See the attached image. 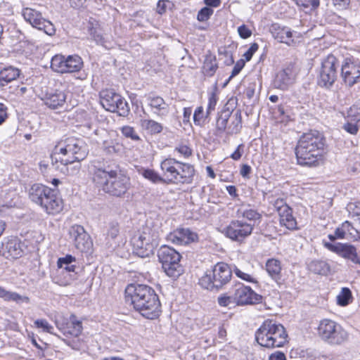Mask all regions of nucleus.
Listing matches in <instances>:
<instances>
[{
  "label": "nucleus",
  "mask_w": 360,
  "mask_h": 360,
  "mask_svg": "<svg viewBox=\"0 0 360 360\" xmlns=\"http://www.w3.org/2000/svg\"><path fill=\"white\" fill-rule=\"evenodd\" d=\"M210 114H207V111L204 112L202 106L198 107L193 114V122L195 125L202 126L205 124L206 119Z\"/></svg>",
  "instance_id": "nucleus-45"
},
{
  "label": "nucleus",
  "mask_w": 360,
  "mask_h": 360,
  "mask_svg": "<svg viewBox=\"0 0 360 360\" xmlns=\"http://www.w3.org/2000/svg\"><path fill=\"white\" fill-rule=\"evenodd\" d=\"M89 150L86 143L75 137L60 140L51 154L53 168L63 174L77 175L81 168L80 162L84 160Z\"/></svg>",
  "instance_id": "nucleus-1"
},
{
  "label": "nucleus",
  "mask_w": 360,
  "mask_h": 360,
  "mask_svg": "<svg viewBox=\"0 0 360 360\" xmlns=\"http://www.w3.org/2000/svg\"><path fill=\"white\" fill-rule=\"evenodd\" d=\"M101 148L108 155H118L122 152L123 145L120 141L118 134L112 131L108 133L103 140Z\"/></svg>",
  "instance_id": "nucleus-23"
},
{
  "label": "nucleus",
  "mask_w": 360,
  "mask_h": 360,
  "mask_svg": "<svg viewBox=\"0 0 360 360\" xmlns=\"http://www.w3.org/2000/svg\"><path fill=\"white\" fill-rule=\"evenodd\" d=\"M171 6H172V4L169 0H159L157 4V12L159 14L165 13Z\"/></svg>",
  "instance_id": "nucleus-55"
},
{
  "label": "nucleus",
  "mask_w": 360,
  "mask_h": 360,
  "mask_svg": "<svg viewBox=\"0 0 360 360\" xmlns=\"http://www.w3.org/2000/svg\"><path fill=\"white\" fill-rule=\"evenodd\" d=\"M231 112L229 110H223L217 120V129L220 131H224L226 128L229 129V119Z\"/></svg>",
  "instance_id": "nucleus-44"
},
{
  "label": "nucleus",
  "mask_w": 360,
  "mask_h": 360,
  "mask_svg": "<svg viewBox=\"0 0 360 360\" xmlns=\"http://www.w3.org/2000/svg\"><path fill=\"white\" fill-rule=\"evenodd\" d=\"M141 174L145 179L150 181L151 182H153L154 184H159V183L167 184V179L165 178L163 175H162V176H160L153 169H143L141 172Z\"/></svg>",
  "instance_id": "nucleus-42"
},
{
  "label": "nucleus",
  "mask_w": 360,
  "mask_h": 360,
  "mask_svg": "<svg viewBox=\"0 0 360 360\" xmlns=\"http://www.w3.org/2000/svg\"><path fill=\"white\" fill-rule=\"evenodd\" d=\"M238 32L240 37L243 39H247L252 34L251 30L245 25H240L238 27Z\"/></svg>",
  "instance_id": "nucleus-60"
},
{
  "label": "nucleus",
  "mask_w": 360,
  "mask_h": 360,
  "mask_svg": "<svg viewBox=\"0 0 360 360\" xmlns=\"http://www.w3.org/2000/svg\"><path fill=\"white\" fill-rule=\"evenodd\" d=\"M22 15L26 22L33 27L43 30L46 34L52 36L56 32L53 25L43 18L41 13L32 8H25L22 11Z\"/></svg>",
  "instance_id": "nucleus-14"
},
{
  "label": "nucleus",
  "mask_w": 360,
  "mask_h": 360,
  "mask_svg": "<svg viewBox=\"0 0 360 360\" xmlns=\"http://www.w3.org/2000/svg\"><path fill=\"white\" fill-rule=\"evenodd\" d=\"M341 77L346 85L352 86L360 81V60L346 58L342 63Z\"/></svg>",
  "instance_id": "nucleus-15"
},
{
  "label": "nucleus",
  "mask_w": 360,
  "mask_h": 360,
  "mask_svg": "<svg viewBox=\"0 0 360 360\" xmlns=\"http://www.w3.org/2000/svg\"><path fill=\"white\" fill-rule=\"evenodd\" d=\"M234 302H235L233 301V295H222L218 297V303L221 307H228Z\"/></svg>",
  "instance_id": "nucleus-58"
},
{
  "label": "nucleus",
  "mask_w": 360,
  "mask_h": 360,
  "mask_svg": "<svg viewBox=\"0 0 360 360\" xmlns=\"http://www.w3.org/2000/svg\"><path fill=\"white\" fill-rule=\"evenodd\" d=\"M295 75V70L292 66L280 70L276 72L274 80V87L283 90L287 89L294 82Z\"/></svg>",
  "instance_id": "nucleus-21"
},
{
  "label": "nucleus",
  "mask_w": 360,
  "mask_h": 360,
  "mask_svg": "<svg viewBox=\"0 0 360 360\" xmlns=\"http://www.w3.org/2000/svg\"><path fill=\"white\" fill-rule=\"evenodd\" d=\"M252 229V226L245 221L233 220L222 232L231 240L241 242L251 234Z\"/></svg>",
  "instance_id": "nucleus-17"
},
{
  "label": "nucleus",
  "mask_w": 360,
  "mask_h": 360,
  "mask_svg": "<svg viewBox=\"0 0 360 360\" xmlns=\"http://www.w3.org/2000/svg\"><path fill=\"white\" fill-rule=\"evenodd\" d=\"M58 328L66 336L78 337L82 331V322L75 315L70 316V322L66 324L56 322Z\"/></svg>",
  "instance_id": "nucleus-24"
},
{
  "label": "nucleus",
  "mask_w": 360,
  "mask_h": 360,
  "mask_svg": "<svg viewBox=\"0 0 360 360\" xmlns=\"http://www.w3.org/2000/svg\"><path fill=\"white\" fill-rule=\"evenodd\" d=\"M120 230L117 224H111L108 231L107 236L112 240H115L119 234Z\"/></svg>",
  "instance_id": "nucleus-57"
},
{
  "label": "nucleus",
  "mask_w": 360,
  "mask_h": 360,
  "mask_svg": "<svg viewBox=\"0 0 360 360\" xmlns=\"http://www.w3.org/2000/svg\"><path fill=\"white\" fill-rule=\"evenodd\" d=\"M243 216L249 220H255L259 218V214L253 210H246L243 212Z\"/></svg>",
  "instance_id": "nucleus-62"
},
{
  "label": "nucleus",
  "mask_w": 360,
  "mask_h": 360,
  "mask_svg": "<svg viewBox=\"0 0 360 360\" xmlns=\"http://www.w3.org/2000/svg\"><path fill=\"white\" fill-rule=\"evenodd\" d=\"M75 262V258L72 255H68L64 257H60L58 260V266L59 268L60 278L56 281L61 286L70 285L77 279V271L78 269L72 262Z\"/></svg>",
  "instance_id": "nucleus-13"
},
{
  "label": "nucleus",
  "mask_w": 360,
  "mask_h": 360,
  "mask_svg": "<svg viewBox=\"0 0 360 360\" xmlns=\"http://www.w3.org/2000/svg\"><path fill=\"white\" fill-rule=\"evenodd\" d=\"M30 198L41 205L48 214L59 213L63 207L62 199L55 191L42 184H34L30 189Z\"/></svg>",
  "instance_id": "nucleus-7"
},
{
  "label": "nucleus",
  "mask_w": 360,
  "mask_h": 360,
  "mask_svg": "<svg viewBox=\"0 0 360 360\" xmlns=\"http://www.w3.org/2000/svg\"><path fill=\"white\" fill-rule=\"evenodd\" d=\"M36 327L42 328L44 332L53 334V327L46 319H37L34 321Z\"/></svg>",
  "instance_id": "nucleus-51"
},
{
  "label": "nucleus",
  "mask_w": 360,
  "mask_h": 360,
  "mask_svg": "<svg viewBox=\"0 0 360 360\" xmlns=\"http://www.w3.org/2000/svg\"><path fill=\"white\" fill-rule=\"evenodd\" d=\"M120 131L122 134L127 139H129L134 141H137L141 139L133 127L125 125L120 128Z\"/></svg>",
  "instance_id": "nucleus-47"
},
{
  "label": "nucleus",
  "mask_w": 360,
  "mask_h": 360,
  "mask_svg": "<svg viewBox=\"0 0 360 360\" xmlns=\"http://www.w3.org/2000/svg\"><path fill=\"white\" fill-rule=\"evenodd\" d=\"M233 298L237 304L244 305L257 303L262 297L255 293L250 287L239 283L236 285Z\"/></svg>",
  "instance_id": "nucleus-20"
},
{
  "label": "nucleus",
  "mask_w": 360,
  "mask_h": 360,
  "mask_svg": "<svg viewBox=\"0 0 360 360\" xmlns=\"http://www.w3.org/2000/svg\"><path fill=\"white\" fill-rule=\"evenodd\" d=\"M273 214H277L281 226L289 230L297 229V221L292 215V209L283 199L278 198L273 204Z\"/></svg>",
  "instance_id": "nucleus-16"
},
{
  "label": "nucleus",
  "mask_w": 360,
  "mask_h": 360,
  "mask_svg": "<svg viewBox=\"0 0 360 360\" xmlns=\"http://www.w3.org/2000/svg\"><path fill=\"white\" fill-rule=\"evenodd\" d=\"M232 276L229 265L224 262L215 264L211 271H207L199 280V284L205 289H219L228 283Z\"/></svg>",
  "instance_id": "nucleus-8"
},
{
  "label": "nucleus",
  "mask_w": 360,
  "mask_h": 360,
  "mask_svg": "<svg viewBox=\"0 0 360 360\" xmlns=\"http://www.w3.org/2000/svg\"><path fill=\"white\" fill-rule=\"evenodd\" d=\"M251 170H252V169H251L250 166H249L246 164H244L241 166L240 174L243 177L248 178L249 175L251 172Z\"/></svg>",
  "instance_id": "nucleus-63"
},
{
  "label": "nucleus",
  "mask_w": 360,
  "mask_h": 360,
  "mask_svg": "<svg viewBox=\"0 0 360 360\" xmlns=\"http://www.w3.org/2000/svg\"><path fill=\"white\" fill-rule=\"evenodd\" d=\"M338 60L332 54L324 58L318 77V84L321 87L330 88L338 77Z\"/></svg>",
  "instance_id": "nucleus-12"
},
{
  "label": "nucleus",
  "mask_w": 360,
  "mask_h": 360,
  "mask_svg": "<svg viewBox=\"0 0 360 360\" xmlns=\"http://www.w3.org/2000/svg\"><path fill=\"white\" fill-rule=\"evenodd\" d=\"M323 146V136L319 131H311L304 134L295 148L297 163L309 167H316L321 164V150Z\"/></svg>",
  "instance_id": "nucleus-4"
},
{
  "label": "nucleus",
  "mask_w": 360,
  "mask_h": 360,
  "mask_svg": "<svg viewBox=\"0 0 360 360\" xmlns=\"http://www.w3.org/2000/svg\"><path fill=\"white\" fill-rule=\"evenodd\" d=\"M274 119L276 123L286 124L289 120V116L285 114V108L283 105H278L276 108H271V120Z\"/></svg>",
  "instance_id": "nucleus-38"
},
{
  "label": "nucleus",
  "mask_w": 360,
  "mask_h": 360,
  "mask_svg": "<svg viewBox=\"0 0 360 360\" xmlns=\"http://www.w3.org/2000/svg\"><path fill=\"white\" fill-rule=\"evenodd\" d=\"M99 95L100 103L106 110L117 112L120 116H126L129 112L128 103L124 98L112 90H102Z\"/></svg>",
  "instance_id": "nucleus-11"
},
{
  "label": "nucleus",
  "mask_w": 360,
  "mask_h": 360,
  "mask_svg": "<svg viewBox=\"0 0 360 360\" xmlns=\"http://www.w3.org/2000/svg\"><path fill=\"white\" fill-rule=\"evenodd\" d=\"M217 69V65L215 57L212 55L206 56L203 64L204 72L207 75L212 76L216 72Z\"/></svg>",
  "instance_id": "nucleus-43"
},
{
  "label": "nucleus",
  "mask_w": 360,
  "mask_h": 360,
  "mask_svg": "<svg viewBox=\"0 0 360 360\" xmlns=\"http://www.w3.org/2000/svg\"><path fill=\"white\" fill-rule=\"evenodd\" d=\"M356 106L353 105L349 108L347 112V122L343 124L342 129L352 135H356L359 131V124L356 122V119L354 115V111Z\"/></svg>",
  "instance_id": "nucleus-33"
},
{
  "label": "nucleus",
  "mask_w": 360,
  "mask_h": 360,
  "mask_svg": "<svg viewBox=\"0 0 360 360\" xmlns=\"http://www.w3.org/2000/svg\"><path fill=\"white\" fill-rule=\"evenodd\" d=\"M245 145L241 143L238 146L235 151L230 155L233 160H239L245 153Z\"/></svg>",
  "instance_id": "nucleus-56"
},
{
  "label": "nucleus",
  "mask_w": 360,
  "mask_h": 360,
  "mask_svg": "<svg viewBox=\"0 0 360 360\" xmlns=\"http://www.w3.org/2000/svg\"><path fill=\"white\" fill-rule=\"evenodd\" d=\"M91 172L94 182L101 187L104 192L113 196L120 197L129 188V178L104 166L99 161L91 162Z\"/></svg>",
  "instance_id": "nucleus-3"
},
{
  "label": "nucleus",
  "mask_w": 360,
  "mask_h": 360,
  "mask_svg": "<svg viewBox=\"0 0 360 360\" xmlns=\"http://www.w3.org/2000/svg\"><path fill=\"white\" fill-rule=\"evenodd\" d=\"M271 36L278 42L290 46L294 43L292 32L290 29L278 24L271 25Z\"/></svg>",
  "instance_id": "nucleus-25"
},
{
  "label": "nucleus",
  "mask_w": 360,
  "mask_h": 360,
  "mask_svg": "<svg viewBox=\"0 0 360 360\" xmlns=\"http://www.w3.org/2000/svg\"><path fill=\"white\" fill-rule=\"evenodd\" d=\"M346 210L349 217H357L360 222V202H349L346 207Z\"/></svg>",
  "instance_id": "nucleus-48"
},
{
  "label": "nucleus",
  "mask_w": 360,
  "mask_h": 360,
  "mask_svg": "<svg viewBox=\"0 0 360 360\" xmlns=\"http://www.w3.org/2000/svg\"><path fill=\"white\" fill-rule=\"evenodd\" d=\"M229 122V130L231 133H237L241 126V113L239 110L231 112Z\"/></svg>",
  "instance_id": "nucleus-40"
},
{
  "label": "nucleus",
  "mask_w": 360,
  "mask_h": 360,
  "mask_svg": "<svg viewBox=\"0 0 360 360\" xmlns=\"http://www.w3.org/2000/svg\"><path fill=\"white\" fill-rule=\"evenodd\" d=\"M65 56L63 55L54 56L51 61V69L58 73H65Z\"/></svg>",
  "instance_id": "nucleus-41"
},
{
  "label": "nucleus",
  "mask_w": 360,
  "mask_h": 360,
  "mask_svg": "<svg viewBox=\"0 0 360 360\" xmlns=\"http://www.w3.org/2000/svg\"><path fill=\"white\" fill-rule=\"evenodd\" d=\"M158 256L167 275L177 278L181 274L183 268L179 264L181 255L174 248L167 245L162 246L158 250Z\"/></svg>",
  "instance_id": "nucleus-10"
},
{
  "label": "nucleus",
  "mask_w": 360,
  "mask_h": 360,
  "mask_svg": "<svg viewBox=\"0 0 360 360\" xmlns=\"http://www.w3.org/2000/svg\"><path fill=\"white\" fill-rule=\"evenodd\" d=\"M324 247L328 250L337 254L345 259L351 261L353 264H360V257L356 248L348 243H324Z\"/></svg>",
  "instance_id": "nucleus-18"
},
{
  "label": "nucleus",
  "mask_w": 360,
  "mask_h": 360,
  "mask_svg": "<svg viewBox=\"0 0 360 360\" xmlns=\"http://www.w3.org/2000/svg\"><path fill=\"white\" fill-rule=\"evenodd\" d=\"M309 269L319 275H327L330 271V265L323 260H313L309 264Z\"/></svg>",
  "instance_id": "nucleus-37"
},
{
  "label": "nucleus",
  "mask_w": 360,
  "mask_h": 360,
  "mask_svg": "<svg viewBox=\"0 0 360 360\" xmlns=\"http://www.w3.org/2000/svg\"><path fill=\"white\" fill-rule=\"evenodd\" d=\"M174 151L179 153L184 158H187L192 155V150L186 145H179L174 148Z\"/></svg>",
  "instance_id": "nucleus-53"
},
{
  "label": "nucleus",
  "mask_w": 360,
  "mask_h": 360,
  "mask_svg": "<svg viewBox=\"0 0 360 360\" xmlns=\"http://www.w3.org/2000/svg\"><path fill=\"white\" fill-rule=\"evenodd\" d=\"M353 300L352 291L349 288H342L340 293L337 295V304L341 307L348 305Z\"/></svg>",
  "instance_id": "nucleus-39"
},
{
  "label": "nucleus",
  "mask_w": 360,
  "mask_h": 360,
  "mask_svg": "<svg viewBox=\"0 0 360 360\" xmlns=\"http://www.w3.org/2000/svg\"><path fill=\"white\" fill-rule=\"evenodd\" d=\"M258 47L259 46L257 43L251 44L250 47L243 54V57L246 61H249L252 58L253 54L257 51Z\"/></svg>",
  "instance_id": "nucleus-59"
},
{
  "label": "nucleus",
  "mask_w": 360,
  "mask_h": 360,
  "mask_svg": "<svg viewBox=\"0 0 360 360\" xmlns=\"http://www.w3.org/2000/svg\"><path fill=\"white\" fill-rule=\"evenodd\" d=\"M234 273L238 278H240L244 281L251 282V283L255 282V278L250 274H249L246 272H244L243 271H242L240 269H239L238 267H235Z\"/></svg>",
  "instance_id": "nucleus-54"
},
{
  "label": "nucleus",
  "mask_w": 360,
  "mask_h": 360,
  "mask_svg": "<svg viewBox=\"0 0 360 360\" xmlns=\"http://www.w3.org/2000/svg\"><path fill=\"white\" fill-rule=\"evenodd\" d=\"M214 11L209 7H204L198 11L197 19L200 22L207 20L213 14Z\"/></svg>",
  "instance_id": "nucleus-50"
},
{
  "label": "nucleus",
  "mask_w": 360,
  "mask_h": 360,
  "mask_svg": "<svg viewBox=\"0 0 360 360\" xmlns=\"http://www.w3.org/2000/svg\"><path fill=\"white\" fill-rule=\"evenodd\" d=\"M70 238L75 247L81 252L89 251L92 246L90 236L80 225H73L69 229Z\"/></svg>",
  "instance_id": "nucleus-19"
},
{
  "label": "nucleus",
  "mask_w": 360,
  "mask_h": 360,
  "mask_svg": "<svg viewBox=\"0 0 360 360\" xmlns=\"http://www.w3.org/2000/svg\"><path fill=\"white\" fill-rule=\"evenodd\" d=\"M271 279H274L278 285H280L281 284V278L279 275L281 270V262L278 259H271Z\"/></svg>",
  "instance_id": "nucleus-46"
},
{
  "label": "nucleus",
  "mask_w": 360,
  "mask_h": 360,
  "mask_svg": "<svg viewBox=\"0 0 360 360\" xmlns=\"http://www.w3.org/2000/svg\"><path fill=\"white\" fill-rule=\"evenodd\" d=\"M167 239L176 245H187L198 239L195 233L188 229H178L167 235Z\"/></svg>",
  "instance_id": "nucleus-22"
},
{
  "label": "nucleus",
  "mask_w": 360,
  "mask_h": 360,
  "mask_svg": "<svg viewBox=\"0 0 360 360\" xmlns=\"http://www.w3.org/2000/svg\"><path fill=\"white\" fill-rule=\"evenodd\" d=\"M300 7L309 9L310 11L316 8L319 5V0H293Z\"/></svg>",
  "instance_id": "nucleus-49"
},
{
  "label": "nucleus",
  "mask_w": 360,
  "mask_h": 360,
  "mask_svg": "<svg viewBox=\"0 0 360 360\" xmlns=\"http://www.w3.org/2000/svg\"><path fill=\"white\" fill-rule=\"evenodd\" d=\"M271 360H287L285 354L282 352L271 353Z\"/></svg>",
  "instance_id": "nucleus-64"
},
{
  "label": "nucleus",
  "mask_w": 360,
  "mask_h": 360,
  "mask_svg": "<svg viewBox=\"0 0 360 360\" xmlns=\"http://www.w3.org/2000/svg\"><path fill=\"white\" fill-rule=\"evenodd\" d=\"M65 73L75 72L81 70L83 62L77 55L68 56L65 57Z\"/></svg>",
  "instance_id": "nucleus-35"
},
{
  "label": "nucleus",
  "mask_w": 360,
  "mask_h": 360,
  "mask_svg": "<svg viewBox=\"0 0 360 360\" xmlns=\"http://www.w3.org/2000/svg\"><path fill=\"white\" fill-rule=\"evenodd\" d=\"M20 75V70L13 67L4 68L0 72V88L16 79Z\"/></svg>",
  "instance_id": "nucleus-34"
},
{
  "label": "nucleus",
  "mask_w": 360,
  "mask_h": 360,
  "mask_svg": "<svg viewBox=\"0 0 360 360\" xmlns=\"http://www.w3.org/2000/svg\"><path fill=\"white\" fill-rule=\"evenodd\" d=\"M0 298L6 302H14L17 304H29L30 302L29 297L20 295L16 292L7 290L1 286H0Z\"/></svg>",
  "instance_id": "nucleus-31"
},
{
  "label": "nucleus",
  "mask_w": 360,
  "mask_h": 360,
  "mask_svg": "<svg viewBox=\"0 0 360 360\" xmlns=\"http://www.w3.org/2000/svg\"><path fill=\"white\" fill-rule=\"evenodd\" d=\"M148 104L154 114L159 117L166 116L168 113V105L160 96L148 98Z\"/></svg>",
  "instance_id": "nucleus-30"
},
{
  "label": "nucleus",
  "mask_w": 360,
  "mask_h": 360,
  "mask_svg": "<svg viewBox=\"0 0 360 360\" xmlns=\"http://www.w3.org/2000/svg\"><path fill=\"white\" fill-rule=\"evenodd\" d=\"M125 302L147 319H153L159 316L160 302L158 296L146 285H128L125 289Z\"/></svg>",
  "instance_id": "nucleus-2"
},
{
  "label": "nucleus",
  "mask_w": 360,
  "mask_h": 360,
  "mask_svg": "<svg viewBox=\"0 0 360 360\" xmlns=\"http://www.w3.org/2000/svg\"><path fill=\"white\" fill-rule=\"evenodd\" d=\"M336 233L340 239L347 238L357 240L358 238H360V232L349 221L342 222L336 229Z\"/></svg>",
  "instance_id": "nucleus-29"
},
{
  "label": "nucleus",
  "mask_w": 360,
  "mask_h": 360,
  "mask_svg": "<svg viewBox=\"0 0 360 360\" xmlns=\"http://www.w3.org/2000/svg\"><path fill=\"white\" fill-rule=\"evenodd\" d=\"M65 101V93L60 90H55L46 94L44 98L45 105L51 109H57L63 107Z\"/></svg>",
  "instance_id": "nucleus-27"
},
{
  "label": "nucleus",
  "mask_w": 360,
  "mask_h": 360,
  "mask_svg": "<svg viewBox=\"0 0 360 360\" xmlns=\"http://www.w3.org/2000/svg\"><path fill=\"white\" fill-rule=\"evenodd\" d=\"M288 342V334L281 324H271V347H281Z\"/></svg>",
  "instance_id": "nucleus-28"
},
{
  "label": "nucleus",
  "mask_w": 360,
  "mask_h": 360,
  "mask_svg": "<svg viewBox=\"0 0 360 360\" xmlns=\"http://www.w3.org/2000/svg\"><path fill=\"white\" fill-rule=\"evenodd\" d=\"M217 99L214 94H212L209 96L208 104L207 108V114H210L215 108Z\"/></svg>",
  "instance_id": "nucleus-61"
},
{
  "label": "nucleus",
  "mask_w": 360,
  "mask_h": 360,
  "mask_svg": "<svg viewBox=\"0 0 360 360\" xmlns=\"http://www.w3.org/2000/svg\"><path fill=\"white\" fill-rule=\"evenodd\" d=\"M140 126L142 129L151 135L159 134L163 129V127L160 123L150 119L141 120Z\"/></svg>",
  "instance_id": "nucleus-36"
},
{
  "label": "nucleus",
  "mask_w": 360,
  "mask_h": 360,
  "mask_svg": "<svg viewBox=\"0 0 360 360\" xmlns=\"http://www.w3.org/2000/svg\"><path fill=\"white\" fill-rule=\"evenodd\" d=\"M244 65H245V60L243 59H240L237 61V63L235 64V65L232 70L230 77H229L228 80L225 83V85L228 82H229L232 78H233L234 77H236L237 75L239 74V72L243 68Z\"/></svg>",
  "instance_id": "nucleus-52"
},
{
  "label": "nucleus",
  "mask_w": 360,
  "mask_h": 360,
  "mask_svg": "<svg viewBox=\"0 0 360 360\" xmlns=\"http://www.w3.org/2000/svg\"><path fill=\"white\" fill-rule=\"evenodd\" d=\"M160 231L158 228L147 223L137 231L131 238V243L136 255L140 257H147L153 254L158 245Z\"/></svg>",
  "instance_id": "nucleus-6"
},
{
  "label": "nucleus",
  "mask_w": 360,
  "mask_h": 360,
  "mask_svg": "<svg viewBox=\"0 0 360 360\" xmlns=\"http://www.w3.org/2000/svg\"><path fill=\"white\" fill-rule=\"evenodd\" d=\"M318 334L323 341L330 345H340L349 338L348 333L341 325L328 319L320 321Z\"/></svg>",
  "instance_id": "nucleus-9"
},
{
  "label": "nucleus",
  "mask_w": 360,
  "mask_h": 360,
  "mask_svg": "<svg viewBox=\"0 0 360 360\" xmlns=\"http://www.w3.org/2000/svg\"><path fill=\"white\" fill-rule=\"evenodd\" d=\"M160 169L167 184H190L195 175L194 167L175 158H165L160 163Z\"/></svg>",
  "instance_id": "nucleus-5"
},
{
  "label": "nucleus",
  "mask_w": 360,
  "mask_h": 360,
  "mask_svg": "<svg viewBox=\"0 0 360 360\" xmlns=\"http://www.w3.org/2000/svg\"><path fill=\"white\" fill-rule=\"evenodd\" d=\"M270 321L266 320L263 325L257 330L255 339L257 343L262 347H269L270 341Z\"/></svg>",
  "instance_id": "nucleus-32"
},
{
  "label": "nucleus",
  "mask_w": 360,
  "mask_h": 360,
  "mask_svg": "<svg viewBox=\"0 0 360 360\" xmlns=\"http://www.w3.org/2000/svg\"><path fill=\"white\" fill-rule=\"evenodd\" d=\"M23 244L17 238H11L5 244L4 256L7 259H17L23 255Z\"/></svg>",
  "instance_id": "nucleus-26"
}]
</instances>
